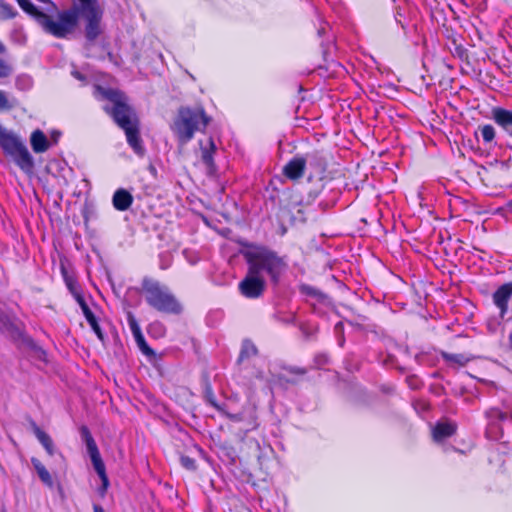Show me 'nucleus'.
I'll use <instances>...</instances> for the list:
<instances>
[{"label": "nucleus", "instance_id": "obj_45", "mask_svg": "<svg viewBox=\"0 0 512 512\" xmlns=\"http://www.w3.org/2000/svg\"><path fill=\"white\" fill-rule=\"evenodd\" d=\"M256 377L260 380H263L265 378V376L262 372H259Z\"/></svg>", "mask_w": 512, "mask_h": 512}, {"label": "nucleus", "instance_id": "obj_31", "mask_svg": "<svg viewBox=\"0 0 512 512\" xmlns=\"http://www.w3.org/2000/svg\"><path fill=\"white\" fill-rule=\"evenodd\" d=\"M13 72L12 66L0 58V78H7Z\"/></svg>", "mask_w": 512, "mask_h": 512}, {"label": "nucleus", "instance_id": "obj_14", "mask_svg": "<svg viewBox=\"0 0 512 512\" xmlns=\"http://www.w3.org/2000/svg\"><path fill=\"white\" fill-rule=\"evenodd\" d=\"M14 163L26 174L30 175L34 171V159L27 147H22L19 151L11 156Z\"/></svg>", "mask_w": 512, "mask_h": 512}, {"label": "nucleus", "instance_id": "obj_5", "mask_svg": "<svg viewBox=\"0 0 512 512\" xmlns=\"http://www.w3.org/2000/svg\"><path fill=\"white\" fill-rule=\"evenodd\" d=\"M142 291L147 304L157 311L179 314L182 310L180 303L171 293L170 289L152 278H144Z\"/></svg>", "mask_w": 512, "mask_h": 512}, {"label": "nucleus", "instance_id": "obj_11", "mask_svg": "<svg viewBox=\"0 0 512 512\" xmlns=\"http://www.w3.org/2000/svg\"><path fill=\"white\" fill-rule=\"evenodd\" d=\"M512 296V282L501 285L493 294V302L499 309L501 319L508 314V301Z\"/></svg>", "mask_w": 512, "mask_h": 512}, {"label": "nucleus", "instance_id": "obj_6", "mask_svg": "<svg viewBox=\"0 0 512 512\" xmlns=\"http://www.w3.org/2000/svg\"><path fill=\"white\" fill-rule=\"evenodd\" d=\"M80 434L83 442L86 445L87 453L91 459L93 467L102 480V488L100 490V494L104 495L107 490L109 481L106 475L105 465L102 461L97 444L86 426L81 427Z\"/></svg>", "mask_w": 512, "mask_h": 512}, {"label": "nucleus", "instance_id": "obj_46", "mask_svg": "<svg viewBox=\"0 0 512 512\" xmlns=\"http://www.w3.org/2000/svg\"><path fill=\"white\" fill-rule=\"evenodd\" d=\"M47 3H48L51 7H53V9H56V6H55V4H54L53 2L48 1Z\"/></svg>", "mask_w": 512, "mask_h": 512}, {"label": "nucleus", "instance_id": "obj_37", "mask_svg": "<svg viewBox=\"0 0 512 512\" xmlns=\"http://www.w3.org/2000/svg\"><path fill=\"white\" fill-rule=\"evenodd\" d=\"M154 331L157 332L159 335H162L164 333L163 325L159 322H155V323L151 324L150 332L154 333Z\"/></svg>", "mask_w": 512, "mask_h": 512}, {"label": "nucleus", "instance_id": "obj_35", "mask_svg": "<svg viewBox=\"0 0 512 512\" xmlns=\"http://www.w3.org/2000/svg\"><path fill=\"white\" fill-rule=\"evenodd\" d=\"M181 464L189 469V470H194L196 469V462L193 458H190L188 456H183L181 457Z\"/></svg>", "mask_w": 512, "mask_h": 512}, {"label": "nucleus", "instance_id": "obj_2", "mask_svg": "<svg viewBox=\"0 0 512 512\" xmlns=\"http://www.w3.org/2000/svg\"><path fill=\"white\" fill-rule=\"evenodd\" d=\"M93 95L98 99H107L110 105L104 107L114 121L125 131L128 144L134 152L142 156L145 149L139 135L138 124L131 108L125 102V96L118 90L105 89L99 85H94Z\"/></svg>", "mask_w": 512, "mask_h": 512}, {"label": "nucleus", "instance_id": "obj_36", "mask_svg": "<svg viewBox=\"0 0 512 512\" xmlns=\"http://www.w3.org/2000/svg\"><path fill=\"white\" fill-rule=\"evenodd\" d=\"M60 137H61V132L60 131H57V130L51 131L50 136L48 138L50 143H51V146L57 144L59 139H60Z\"/></svg>", "mask_w": 512, "mask_h": 512}, {"label": "nucleus", "instance_id": "obj_28", "mask_svg": "<svg viewBox=\"0 0 512 512\" xmlns=\"http://www.w3.org/2000/svg\"><path fill=\"white\" fill-rule=\"evenodd\" d=\"M32 86V80L29 76L21 75L16 79V87L18 89L24 90L28 89Z\"/></svg>", "mask_w": 512, "mask_h": 512}, {"label": "nucleus", "instance_id": "obj_43", "mask_svg": "<svg viewBox=\"0 0 512 512\" xmlns=\"http://www.w3.org/2000/svg\"><path fill=\"white\" fill-rule=\"evenodd\" d=\"M325 33H326V28H325L324 26H323V27H320V28L318 29V34H319V36H322V35H324Z\"/></svg>", "mask_w": 512, "mask_h": 512}, {"label": "nucleus", "instance_id": "obj_24", "mask_svg": "<svg viewBox=\"0 0 512 512\" xmlns=\"http://www.w3.org/2000/svg\"><path fill=\"white\" fill-rule=\"evenodd\" d=\"M17 11L8 3L0 0V19H12L16 17Z\"/></svg>", "mask_w": 512, "mask_h": 512}, {"label": "nucleus", "instance_id": "obj_17", "mask_svg": "<svg viewBox=\"0 0 512 512\" xmlns=\"http://www.w3.org/2000/svg\"><path fill=\"white\" fill-rule=\"evenodd\" d=\"M30 145L35 153H44L51 147L48 137L40 129H36L31 133Z\"/></svg>", "mask_w": 512, "mask_h": 512}, {"label": "nucleus", "instance_id": "obj_32", "mask_svg": "<svg viewBox=\"0 0 512 512\" xmlns=\"http://www.w3.org/2000/svg\"><path fill=\"white\" fill-rule=\"evenodd\" d=\"M136 344H137L138 348L140 349V351L144 355H146V356L154 355V351L148 346L144 337L141 338L140 340L136 341Z\"/></svg>", "mask_w": 512, "mask_h": 512}, {"label": "nucleus", "instance_id": "obj_25", "mask_svg": "<svg viewBox=\"0 0 512 512\" xmlns=\"http://www.w3.org/2000/svg\"><path fill=\"white\" fill-rule=\"evenodd\" d=\"M480 133L485 143H490L495 138V129L490 124L480 127Z\"/></svg>", "mask_w": 512, "mask_h": 512}, {"label": "nucleus", "instance_id": "obj_29", "mask_svg": "<svg viewBox=\"0 0 512 512\" xmlns=\"http://www.w3.org/2000/svg\"><path fill=\"white\" fill-rule=\"evenodd\" d=\"M172 264V256L169 252H163L159 256V266L162 270L168 269Z\"/></svg>", "mask_w": 512, "mask_h": 512}, {"label": "nucleus", "instance_id": "obj_9", "mask_svg": "<svg viewBox=\"0 0 512 512\" xmlns=\"http://www.w3.org/2000/svg\"><path fill=\"white\" fill-rule=\"evenodd\" d=\"M24 146L25 144L16 134L0 125V147L6 155L11 157Z\"/></svg>", "mask_w": 512, "mask_h": 512}, {"label": "nucleus", "instance_id": "obj_44", "mask_svg": "<svg viewBox=\"0 0 512 512\" xmlns=\"http://www.w3.org/2000/svg\"><path fill=\"white\" fill-rule=\"evenodd\" d=\"M5 51H6V48L3 45V43L0 41V53H4Z\"/></svg>", "mask_w": 512, "mask_h": 512}, {"label": "nucleus", "instance_id": "obj_4", "mask_svg": "<svg viewBox=\"0 0 512 512\" xmlns=\"http://www.w3.org/2000/svg\"><path fill=\"white\" fill-rule=\"evenodd\" d=\"M248 268L264 278L267 275L273 283H277L284 272L286 264L275 252L257 247L244 254Z\"/></svg>", "mask_w": 512, "mask_h": 512}, {"label": "nucleus", "instance_id": "obj_26", "mask_svg": "<svg viewBox=\"0 0 512 512\" xmlns=\"http://www.w3.org/2000/svg\"><path fill=\"white\" fill-rule=\"evenodd\" d=\"M257 353V348L255 345L250 341H244L240 353V359L248 358L250 356H253Z\"/></svg>", "mask_w": 512, "mask_h": 512}, {"label": "nucleus", "instance_id": "obj_3", "mask_svg": "<svg viewBox=\"0 0 512 512\" xmlns=\"http://www.w3.org/2000/svg\"><path fill=\"white\" fill-rule=\"evenodd\" d=\"M211 118L201 106L180 107L170 128L179 146H185L196 132H204Z\"/></svg>", "mask_w": 512, "mask_h": 512}, {"label": "nucleus", "instance_id": "obj_15", "mask_svg": "<svg viewBox=\"0 0 512 512\" xmlns=\"http://www.w3.org/2000/svg\"><path fill=\"white\" fill-rule=\"evenodd\" d=\"M457 426L454 422L443 420L439 421L433 428H432V436L433 440L435 442H442L446 438L452 436L456 432Z\"/></svg>", "mask_w": 512, "mask_h": 512}, {"label": "nucleus", "instance_id": "obj_30", "mask_svg": "<svg viewBox=\"0 0 512 512\" xmlns=\"http://www.w3.org/2000/svg\"><path fill=\"white\" fill-rule=\"evenodd\" d=\"M14 105V102L8 99L7 94L0 90V110H10Z\"/></svg>", "mask_w": 512, "mask_h": 512}, {"label": "nucleus", "instance_id": "obj_41", "mask_svg": "<svg viewBox=\"0 0 512 512\" xmlns=\"http://www.w3.org/2000/svg\"><path fill=\"white\" fill-rule=\"evenodd\" d=\"M132 335H133V337L135 339V342L144 337V335H143L141 330L135 331V333H133Z\"/></svg>", "mask_w": 512, "mask_h": 512}, {"label": "nucleus", "instance_id": "obj_10", "mask_svg": "<svg viewBox=\"0 0 512 512\" xmlns=\"http://www.w3.org/2000/svg\"><path fill=\"white\" fill-rule=\"evenodd\" d=\"M200 156L201 160L206 166L209 173H213L216 170L214 155L217 151V146L212 137L199 140Z\"/></svg>", "mask_w": 512, "mask_h": 512}, {"label": "nucleus", "instance_id": "obj_39", "mask_svg": "<svg viewBox=\"0 0 512 512\" xmlns=\"http://www.w3.org/2000/svg\"><path fill=\"white\" fill-rule=\"evenodd\" d=\"M499 211H507L512 214V199L507 201L502 208H499Z\"/></svg>", "mask_w": 512, "mask_h": 512}, {"label": "nucleus", "instance_id": "obj_12", "mask_svg": "<svg viewBox=\"0 0 512 512\" xmlns=\"http://www.w3.org/2000/svg\"><path fill=\"white\" fill-rule=\"evenodd\" d=\"M304 159L306 161V167L311 169L310 178L321 176L326 171V159L320 152L314 151L308 153Z\"/></svg>", "mask_w": 512, "mask_h": 512}, {"label": "nucleus", "instance_id": "obj_20", "mask_svg": "<svg viewBox=\"0 0 512 512\" xmlns=\"http://www.w3.org/2000/svg\"><path fill=\"white\" fill-rule=\"evenodd\" d=\"M31 463H32L34 469L36 470L37 475L40 478V480L46 486H48L49 488H52L54 486L53 478H52L51 474L49 473V471L46 469V467L42 464V462L39 459L33 457V458H31Z\"/></svg>", "mask_w": 512, "mask_h": 512}, {"label": "nucleus", "instance_id": "obj_22", "mask_svg": "<svg viewBox=\"0 0 512 512\" xmlns=\"http://www.w3.org/2000/svg\"><path fill=\"white\" fill-rule=\"evenodd\" d=\"M10 39L14 44L23 46L27 42V35L21 25L15 24L10 32Z\"/></svg>", "mask_w": 512, "mask_h": 512}, {"label": "nucleus", "instance_id": "obj_27", "mask_svg": "<svg viewBox=\"0 0 512 512\" xmlns=\"http://www.w3.org/2000/svg\"><path fill=\"white\" fill-rule=\"evenodd\" d=\"M72 76L80 81L83 85H86L90 82L91 73L88 69H83V71H79L74 69L71 72Z\"/></svg>", "mask_w": 512, "mask_h": 512}, {"label": "nucleus", "instance_id": "obj_40", "mask_svg": "<svg viewBox=\"0 0 512 512\" xmlns=\"http://www.w3.org/2000/svg\"><path fill=\"white\" fill-rule=\"evenodd\" d=\"M67 286H68L69 290L74 294L75 298L77 299V295H80V294L74 290V284L72 282L67 281Z\"/></svg>", "mask_w": 512, "mask_h": 512}, {"label": "nucleus", "instance_id": "obj_1", "mask_svg": "<svg viewBox=\"0 0 512 512\" xmlns=\"http://www.w3.org/2000/svg\"><path fill=\"white\" fill-rule=\"evenodd\" d=\"M79 18L86 21L85 33L89 40L96 39L100 34L102 12L97 0H73L69 9L58 12V24H49L51 35L65 38L72 34L78 25Z\"/></svg>", "mask_w": 512, "mask_h": 512}, {"label": "nucleus", "instance_id": "obj_13", "mask_svg": "<svg viewBox=\"0 0 512 512\" xmlns=\"http://www.w3.org/2000/svg\"><path fill=\"white\" fill-rule=\"evenodd\" d=\"M306 161L304 156H295L283 167V174L290 180H298L304 174Z\"/></svg>", "mask_w": 512, "mask_h": 512}, {"label": "nucleus", "instance_id": "obj_42", "mask_svg": "<svg viewBox=\"0 0 512 512\" xmlns=\"http://www.w3.org/2000/svg\"><path fill=\"white\" fill-rule=\"evenodd\" d=\"M93 510H94V512H105L103 507L98 504L93 505Z\"/></svg>", "mask_w": 512, "mask_h": 512}, {"label": "nucleus", "instance_id": "obj_8", "mask_svg": "<svg viewBox=\"0 0 512 512\" xmlns=\"http://www.w3.org/2000/svg\"><path fill=\"white\" fill-rule=\"evenodd\" d=\"M17 3L24 12L36 19L45 32L51 34L50 26L46 22L58 24V16L56 19H53L51 16L40 11L30 0H17Z\"/></svg>", "mask_w": 512, "mask_h": 512}, {"label": "nucleus", "instance_id": "obj_33", "mask_svg": "<svg viewBox=\"0 0 512 512\" xmlns=\"http://www.w3.org/2000/svg\"><path fill=\"white\" fill-rule=\"evenodd\" d=\"M127 322L132 334L135 333V331L141 330L136 318L132 313H128Z\"/></svg>", "mask_w": 512, "mask_h": 512}, {"label": "nucleus", "instance_id": "obj_23", "mask_svg": "<svg viewBox=\"0 0 512 512\" xmlns=\"http://www.w3.org/2000/svg\"><path fill=\"white\" fill-rule=\"evenodd\" d=\"M441 355L446 362L456 364L458 366H465L470 361V358L464 354H451L448 352H442Z\"/></svg>", "mask_w": 512, "mask_h": 512}, {"label": "nucleus", "instance_id": "obj_7", "mask_svg": "<svg viewBox=\"0 0 512 512\" xmlns=\"http://www.w3.org/2000/svg\"><path fill=\"white\" fill-rule=\"evenodd\" d=\"M239 290L241 294L250 299L259 298L266 286L265 278L258 276L248 268L246 276L239 283Z\"/></svg>", "mask_w": 512, "mask_h": 512}, {"label": "nucleus", "instance_id": "obj_21", "mask_svg": "<svg viewBox=\"0 0 512 512\" xmlns=\"http://www.w3.org/2000/svg\"><path fill=\"white\" fill-rule=\"evenodd\" d=\"M494 120L503 128L507 129L512 126V111L498 108L493 111Z\"/></svg>", "mask_w": 512, "mask_h": 512}, {"label": "nucleus", "instance_id": "obj_19", "mask_svg": "<svg viewBox=\"0 0 512 512\" xmlns=\"http://www.w3.org/2000/svg\"><path fill=\"white\" fill-rule=\"evenodd\" d=\"M33 432L38 441L42 444L48 455L53 456L56 453V449L52 438L37 425L33 426Z\"/></svg>", "mask_w": 512, "mask_h": 512}, {"label": "nucleus", "instance_id": "obj_34", "mask_svg": "<svg viewBox=\"0 0 512 512\" xmlns=\"http://www.w3.org/2000/svg\"><path fill=\"white\" fill-rule=\"evenodd\" d=\"M335 334L338 337V342L340 346H343L344 337H343V322H337L334 327Z\"/></svg>", "mask_w": 512, "mask_h": 512}, {"label": "nucleus", "instance_id": "obj_38", "mask_svg": "<svg viewBox=\"0 0 512 512\" xmlns=\"http://www.w3.org/2000/svg\"><path fill=\"white\" fill-rule=\"evenodd\" d=\"M407 382H408V385L412 389H418L419 388L420 382H419L418 378H416L415 376L408 377L407 378Z\"/></svg>", "mask_w": 512, "mask_h": 512}, {"label": "nucleus", "instance_id": "obj_47", "mask_svg": "<svg viewBox=\"0 0 512 512\" xmlns=\"http://www.w3.org/2000/svg\"><path fill=\"white\" fill-rule=\"evenodd\" d=\"M510 135L512 136V132L510 133Z\"/></svg>", "mask_w": 512, "mask_h": 512}, {"label": "nucleus", "instance_id": "obj_18", "mask_svg": "<svg viewBox=\"0 0 512 512\" xmlns=\"http://www.w3.org/2000/svg\"><path fill=\"white\" fill-rule=\"evenodd\" d=\"M112 203L116 210L126 211L133 203V196L127 190L120 188L114 192Z\"/></svg>", "mask_w": 512, "mask_h": 512}, {"label": "nucleus", "instance_id": "obj_16", "mask_svg": "<svg viewBox=\"0 0 512 512\" xmlns=\"http://www.w3.org/2000/svg\"><path fill=\"white\" fill-rule=\"evenodd\" d=\"M77 302L80 305L82 312H83L87 322L91 326L92 330L95 332V334L97 335V337L100 340H103L104 336H103L102 330L98 324V321L81 295H77Z\"/></svg>", "mask_w": 512, "mask_h": 512}]
</instances>
